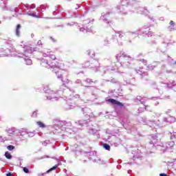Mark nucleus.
Wrapping results in <instances>:
<instances>
[{
	"instance_id": "6e6d98bb",
	"label": "nucleus",
	"mask_w": 176,
	"mask_h": 176,
	"mask_svg": "<svg viewBox=\"0 0 176 176\" xmlns=\"http://www.w3.org/2000/svg\"><path fill=\"white\" fill-rule=\"evenodd\" d=\"M169 24H170V25H174V21H170Z\"/></svg>"
},
{
	"instance_id": "8fccbe9b",
	"label": "nucleus",
	"mask_w": 176,
	"mask_h": 176,
	"mask_svg": "<svg viewBox=\"0 0 176 176\" xmlns=\"http://www.w3.org/2000/svg\"><path fill=\"white\" fill-rule=\"evenodd\" d=\"M144 108H145V109H146V111H151V109H149V106H146V105H144Z\"/></svg>"
},
{
	"instance_id": "c9c22d12",
	"label": "nucleus",
	"mask_w": 176,
	"mask_h": 176,
	"mask_svg": "<svg viewBox=\"0 0 176 176\" xmlns=\"http://www.w3.org/2000/svg\"><path fill=\"white\" fill-rule=\"evenodd\" d=\"M16 131V128H11V129H9L8 133L10 134H13Z\"/></svg>"
},
{
	"instance_id": "58836bf2",
	"label": "nucleus",
	"mask_w": 176,
	"mask_h": 176,
	"mask_svg": "<svg viewBox=\"0 0 176 176\" xmlns=\"http://www.w3.org/2000/svg\"><path fill=\"white\" fill-rule=\"evenodd\" d=\"M5 141H8V139H6V138H3L2 136H0V142H5Z\"/></svg>"
},
{
	"instance_id": "603ef678",
	"label": "nucleus",
	"mask_w": 176,
	"mask_h": 176,
	"mask_svg": "<svg viewBox=\"0 0 176 176\" xmlns=\"http://www.w3.org/2000/svg\"><path fill=\"white\" fill-rule=\"evenodd\" d=\"M160 176H169V175H168L166 174V173H160Z\"/></svg>"
},
{
	"instance_id": "bf43d9fd",
	"label": "nucleus",
	"mask_w": 176,
	"mask_h": 176,
	"mask_svg": "<svg viewBox=\"0 0 176 176\" xmlns=\"http://www.w3.org/2000/svg\"><path fill=\"white\" fill-rule=\"evenodd\" d=\"M172 71L171 70H166L167 74H171Z\"/></svg>"
},
{
	"instance_id": "4c0bfd02",
	"label": "nucleus",
	"mask_w": 176,
	"mask_h": 176,
	"mask_svg": "<svg viewBox=\"0 0 176 176\" xmlns=\"http://www.w3.org/2000/svg\"><path fill=\"white\" fill-rule=\"evenodd\" d=\"M23 170L24 173H25V174H28L30 173V170H28V168H27V167H23Z\"/></svg>"
},
{
	"instance_id": "b1692460",
	"label": "nucleus",
	"mask_w": 176,
	"mask_h": 176,
	"mask_svg": "<svg viewBox=\"0 0 176 176\" xmlns=\"http://www.w3.org/2000/svg\"><path fill=\"white\" fill-rule=\"evenodd\" d=\"M82 112H83V113H89L90 112V109L85 107V108H82L81 109Z\"/></svg>"
},
{
	"instance_id": "f03ea898",
	"label": "nucleus",
	"mask_w": 176,
	"mask_h": 176,
	"mask_svg": "<svg viewBox=\"0 0 176 176\" xmlns=\"http://www.w3.org/2000/svg\"><path fill=\"white\" fill-rule=\"evenodd\" d=\"M42 47V45H37L36 47H31L30 45H23V52L25 53H28L29 54H31L32 53H34V52H44L43 53V57H49V58H51V60H56V56L54 54H50V51H47L46 50H42L41 48Z\"/></svg>"
},
{
	"instance_id": "6e6552de",
	"label": "nucleus",
	"mask_w": 176,
	"mask_h": 176,
	"mask_svg": "<svg viewBox=\"0 0 176 176\" xmlns=\"http://www.w3.org/2000/svg\"><path fill=\"white\" fill-rule=\"evenodd\" d=\"M87 130H88L89 134H92V135H96V137L100 138V133H98V131L89 126H87Z\"/></svg>"
},
{
	"instance_id": "4468645a",
	"label": "nucleus",
	"mask_w": 176,
	"mask_h": 176,
	"mask_svg": "<svg viewBox=\"0 0 176 176\" xmlns=\"http://www.w3.org/2000/svg\"><path fill=\"white\" fill-rule=\"evenodd\" d=\"M102 71L104 74H105L106 72H111V71H113V67L107 66V67H103Z\"/></svg>"
},
{
	"instance_id": "5fc2aeb1",
	"label": "nucleus",
	"mask_w": 176,
	"mask_h": 176,
	"mask_svg": "<svg viewBox=\"0 0 176 176\" xmlns=\"http://www.w3.org/2000/svg\"><path fill=\"white\" fill-rule=\"evenodd\" d=\"M6 176H13V174H12V173H8L6 174Z\"/></svg>"
},
{
	"instance_id": "4be33fe9",
	"label": "nucleus",
	"mask_w": 176,
	"mask_h": 176,
	"mask_svg": "<svg viewBox=\"0 0 176 176\" xmlns=\"http://www.w3.org/2000/svg\"><path fill=\"white\" fill-rule=\"evenodd\" d=\"M102 145H103V148H105L106 151H111V146H109V144L104 143Z\"/></svg>"
},
{
	"instance_id": "4d7b16f0",
	"label": "nucleus",
	"mask_w": 176,
	"mask_h": 176,
	"mask_svg": "<svg viewBox=\"0 0 176 176\" xmlns=\"http://www.w3.org/2000/svg\"><path fill=\"white\" fill-rule=\"evenodd\" d=\"M170 138H171V140H173V138H174V137H175V135H173V133H170Z\"/></svg>"
},
{
	"instance_id": "13d9d810",
	"label": "nucleus",
	"mask_w": 176,
	"mask_h": 176,
	"mask_svg": "<svg viewBox=\"0 0 176 176\" xmlns=\"http://www.w3.org/2000/svg\"><path fill=\"white\" fill-rule=\"evenodd\" d=\"M45 157H49L47 155H44L43 157H41V159H45Z\"/></svg>"
},
{
	"instance_id": "09e8293b",
	"label": "nucleus",
	"mask_w": 176,
	"mask_h": 176,
	"mask_svg": "<svg viewBox=\"0 0 176 176\" xmlns=\"http://www.w3.org/2000/svg\"><path fill=\"white\" fill-rule=\"evenodd\" d=\"M155 116H156L157 118H160V116H162V113H155Z\"/></svg>"
},
{
	"instance_id": "e433bc0d",
	"label": "nucleus",
	"mask_w": 176,
	"mask_h": 176,
	"mask_svg": "<svg viewBox=\"0 0 176 176\" xmlns=\"http://www.w3.org/2000/svg\"><path fill=\"white\" fill-rule=\"evenodd\" d=\"M86 82H87L89 85H91V83H93V80L90 79V78H87L85 80Z\"/></svg>"
},
{
	"instance_id": "2f4dec72",
	"label": "nucleus",
	"mask_w": 176,
	"mask_h": 176,
	"mask_svg": "<svg viewBox=\"0 0 176 176\" xmlns=\"http://www.w3.org/2000/svg\"><path fill=\"white\" fill-rule=\"evenodd\" d=\"M141 98H142L141 96H138L134 99V102H141Z\"/></svg>"
},
{
	"instance_id": "473e14b6",
	"label": "nucleus",
	"mask_w": 176,
	"mask_h": 176,
	"mask_svg": "<svg viewBox=\"0 0 176 176\" xmlns=\"http://www.w3.org/2000/svg\"><path fill=\"white\" fill-rule=\"evenodd\" d=\"M106 82H111V83H118V80H116L115 78H112L111 80H106Z\"/></svg>"
},
{
	"instance_id": "9b49d317",
	"label": "nucleus",
	"mask_w": 176,
	"mask_h": 176,
	"mask_svg": "<svg viewBox=\"0 0 176 176\" xmlns=\"http://www.w3.org/2000/svg\"><path fill=\"white\" fill-rule=\"evenodd\" d=\"M44 91L46 93V94H50V96H46L47 100H52L53 99V94H54V91H52L50 89H47V88H44Z\"/></svg>"
},
{
	"instance_id": "e2e57ef3",
	"label": "nucleus",
	"mask_w": 176,
	"mask_h": 176,
	"mask_svg": "<svg viewBox=\"0 0 176 176\" xmlns=\"http://www.w3.org/2000/svg\"><path fill=\"white\" fill-rule=\"evenodd\" d=\"M135 151H132V153L133 154V155H135Z\"/></svg>"
},
{
	"instance_id": "39448f33",
	"label": "nucleus",
	"mask_w": 176,
	"mask_h": 176,
	"mask_svg": "<svg viewBox=\"0 0 176 176\" xmlns=\"http://www.w3.org/2000/svg\"><path fill=\"white\" fill-rule=\"evenodd\" d=\"M64 90H65L66 92H68V91L74 92V89H67V86L64 84L60 87V91H63V94L66 96V98H67L66 102L69 106V109H74V108L76 107V104H75L74 99L71 98V96H69L68 95L65 94V92H64Z\"/></svg>"
},
{
	"instance_id": "5701e85b",
	"label": "nucleus",
	"mask_w": 176,
	"mask_h": 176,
	"mask_svg": "<svg viewBox=\"0 0 176 176\" xmlns=\"http://www.w3.org/2000/svg\"><path fill=\"white\" fill-rule=\"evenodd\" d=\"M91 60L87 61L84 64L85 68H91Z\"/></svg>"
},
{
	"instance_id": "ddd939ff",
	"label": "nucleus",
	"mask_w": 176,
	"mask_h": 176,
	"mask_svg": "<svg viewBox=\"0 0 176 176\" xmlns=\"http://www.w3.org/2000/svg\"><path fill=\"white\" fill-rule=\"evenodd\" d=\"M151 141L150 142V144L153 145V146H155V144L157 142V135H153L151 138Z\"/></svg>"
},
{
	"instance_id": "dca6fc26",
	"label": "nucleus",
	"mask_w": 176,
	"mask_h": 176,
	"mask_svg": "<svg viewBox=\"0 0 176 176\" xmlns=\"http://www.w3.org/2000/svg\"><path fill=\"white\" fill-rule=\"evenodd\" d=\"M152 85H153V89H156L157 90H158V91H160V93H163V89L162 87H158L156 85V82H153Z\"/></svg>"
},
{
	"instance_id": "0e129e2a",
	"label": "nucleus",
	"mask_w": 176,
	"mask_h": 176,
	"mask_svg": "<svg viewBox=\"0 0 176 176\" xmlns=\"http://www.w3.org/2000/svg\"><path fill=\"white\" fill-rule=\"evenodd\" d=\"M18 160H23V159L19 157V158H18Z\"/></svg>"
},
{
	"instance_id": "37998d69",
	"label": "nucleus",
	"mask_w": 176,
	"mask_h": 176,
	"mask_svg": "<svg viewBox=\"0 0 176 176\" xmlns=\"http://www.w3.org/2000/svg\"><path fill=\"white\" fill-rule=\"evenodd\" d=\"M140 61H141L143 64H144V65H146V63H148V61H147L146 60H145V59H142V60H140Z\"/></svg>"
},
{
	"instance_id": "0eeeda50",
	"label": "nucleus",
	"mask_w": 176,
	"mask_h": 176,
	"mask_svg": "<svg viewBox=\"0 0 176 176\" xmlns=\"http://www.w3.org/2000/svg\"><path fill=\"white\" fill-rule=\"evenodd\" d=\"M18 57L19 58H23L24 60L25 61L26 65H32V60L28 58V56H26L23 54H17Z\"/></svg>"
},
{
	"instance_id": "c03bdc74",
	"label": "nucleus",
	"mask_w": 176,
	"mask_h": 176,
	"mask_svg": "<svg viewBox=\"0 0 176 176\" xmlns=\"http://www.w3.org/2000/svg\"><path fill=\"white\" fill-rule=\"evenodd\" d=\"M61 80L62 82H63V83H69V80L68 79H65V80L62 79Z\"/></svg>"
},
{
	"instance_id": "338daca9",
	"label": "nucleus",
	"mask_w": 176,
	"mask_h": 176,
	"mask_svg": "<svg viewBox=\"0 0 176 176\" xmlns=\"http://www.w3.org/2000/svg\"><path fill=\"white\" fill-rule=\"evenodd\" d=\"M30 16H33L34 17H35V15L32 14H30Z\"/></svg>"
},
{
	"instance_id": "79ce46f5",
	"label": "nucleus",
	"mask_w": 176,
	"mask_h": 176,
	"mask_svg": "<svg viewBox=\"0 0 176 176\" xmlns=\"http://www.w3.org/2000/svg\"><path fill=\"white\" fill-rule=\"evenodd\" d=\"M27 134L28 137H34V135H35V133H34L33 132H29Z\"/></svg>"
},
{
	"instance_id": "f8f14e48",
	"label": "nucleus",
	"mask_w": 176,
	"mask_h": 176,
	"mask_svg": "<svg viewBox=\"0 0 176 176\" xmlns=\"http://www.w3.org/2000/svg\"><path fill=\"white\" fill-rule=\"evenodd\" d=\"M163 122H165V123H171L175 122V118L174 117H169L168 118H164L163 119Z\"/></svg>"
},
{
	"instance_id": "a211bd4d",
	"label": "nucleus",
	"mask_w": 176,
	"mask_h": 176,
	"mask_svg": "<svg viewBox=\"0 0 176 176\" xmlns=\"http://www.w3.org/2000/svg\"><path fill=\"white\" fill-rule=\"evenodd\" d=\"M46 64L51 67V68H58V63L57 65H54L53 63H50L49 61H46Z\"/></svg>"
},
{
	"instance_id": "052dcab7",
	"label": "nucleus",
	"mask_w": 176,
	"mask_h": 176,
	"mask_svg": "<svg viewBox=\"0 0 176 176\" xmlns=\"http://www.w3.org/2000/svg\"><path fill=\"white\" fill-rule=\"evenodd\" d=\"M131 173H132V170H128V174H131Z\"/></svg>"
},
{
	"instance_id": "9d476101",
	"label": "nucleus",
	"mask_w": 176,
	"mask_h": 176,
	"mask_svg": "<svg viewBox=\"0 0 176 176\" xmlns=\"http://www.w3.org/2000/svg\"><path fill=\"white\" fill-rule=\"evenodd\" d=\"M60 163H59L57 165L54 166L52 168H50L48 170H47L45 173H38L37 175L38 176H44L46 175V174H49V173H51V171H53V170H56V168H57V167H58L60 166Z\"/></svg>"
},
{
	"instance_id": "69168bd1",
	"label": "nucleus",
	"mask_w": 176,
	"mask_h": 176,
	"mask_svg": "<svg viewBox=\"0 0 176 176\" xmlns=\"http://www.w3.org/2000/svg\"><path fill=\"white\" fill-rule=\"evenodd\" d=\"M157 98V97H155V98H152V99L153 100H156Z\"/></svg>"
},
{
	"instance_id": "72a5a7b5",
	"label": "nucleus",
	"mask_w": 176,
	"mask_h": 176,
	"mask_svg": "<svg viewBox=\"0 0 176 176\" xmlns=\"http://www.w3.org/2000/svg\"><path fill=\"white\" fill-rule=\"evenodd\" d=\"M49 142H50V140H45L44 142H41L42 145H43L44 146H47V145L49 144Z\"/></svg>"
},
{
	"instance_id": "774afa93",
	"label": "nucleus",
	"mask_w": 176,
	"mask_h": 176,
	"mask_svg": "<svg viewBox=\"0 0 176 176\" xmlns=\"http://www.w3.org/2000/svg\"><path fill=\"white\" fill-rule=\"evenodd\" d=\"M54 98H55V100H58V99H57V97H54Z\"/></svg>"
},
{
	"instance_id": "f257e3e1",
	"label": "nucleus",
	"mask_w": 176,
	"mask_h": 176,
	"mask_svg": "<svg viewBox=\"0 0 176 176\" xmlns=\"http://www.w3.org/2000/svg\"><path fill=\"white\" fill-rule=\"evenodd\" d=\"M116 60L120 63L122 67L126 68H133L134 67V58L130 56V55L126 54V52L122 51L119 54L116 56Z\"/></svg>"
},
{
	"instance_id": "c756f323",
	"label": "nucleus",
	"mask_w": 176,
	"mask_h": 176,
	"mask_svg": "<svg viewBox=\"0 0 176 176\" xmlns=\"http://www.w3.org/2000/svg\"><path fill=\"white\" fill-rule=\"evenodd\" d=\"M148 69H149L150 71H152L153 69H155V68H156V65H148L147 66Z\"/></svg>"
},
{
	"instance_id": "f3484780",
	"label": "nucleus",
	"mask_w": 176,
	"mask_h": 176,
	"mask_svg": "<svg viewBox=\"0 0 176 176\" xmlns=\"http://www.w3.org/2000/svg\"><path fill=\"white\" fill-rule=\"evenodd\" d=\"M87 54H88V56H89V57H91L92 58L96 56L94 54V51L90 50L87 51Z\"/></svg>"
},
{
	"instance_id": "20e7f679",
	"label": "nucleus",
	"mask_w": 176,
	"mask_h": 176,
	"mask_svg": "<svg viewBox=\"0 0 176 176\" xmlns=\"http://www.w3.org/2000/svg\"><path fill=\"white\" fill-rule=\"evenodd\" d=\"M54 130L58 131H66L69 133V134H72V133H75V129L72 127V124L69 122L66 121H57L55 126H54Z\"/></svg>"
},
{
	"instance_id": "c85d7f7f",
	"label": "nucleus",
	"mask_w": 176,
	"mask_h": 176,
	"mask_svg": "<svg viewBox=\"0 0 176 176\" xmlns=\"http://www.w3.org/2000/svg\"><path fill=\"white\" fill-rule=\"evenodd\" d=\"M5 157H6V159H12V156L9 153L8 151L5 153Z\"/></svg>"
},
{
	"instance_id": "aec40b11",
	"label": "nucleus",
	"mask_w": 176,
	"mask_h": 176,
	"mask_svg": "<svg viewBox=\"0 0 176 176\" xmlns=\"http://www.w3.org/2000/svg\"><path fill=\"white\" fill-rule=\"evenodd\" d=\"M58 79H61L63 78V74H61V69H58V72H55Z\"/></svg>"
},
{
	"instance_id": "2eb2a0df",
	"label": "nucleus",
	"mask_w": 176,
	"mask_h": 176,
	"mask_svg": "<svg viewBox=\"0 0 176 176\" xmlns=\"http://www.w3.org/2000/svg\"><path fill=\"white\" fill-rule=\"evenodd\" d=\"M20 28H21V25L18 24L15 30L16 36H20Z\"/></svg>"
},
{
	"instance_id": "6ab92c4d",
	"label": "nucleus",
	"mask_w": 176,
	"mask_h": 176,
	"mask_svg": "<svg viewBox=\"0 0 176 176\" xmlns=\"http://www.w3.org/2000/svg\"><path fill=\"white\" fill-rule=\"evenodd\" d=\"M130 0H122L121 3L122 6H127V5H130Z\"/></svg>"
},
{
	"instance_id": "de8ad7c7",
	"label": "nucleus",
	"mask_w": 176,
	"mask_h": 176,
	"mask_svg": "<svg viewBox=\"0 0 176 176\" xmlns=\"http://www.w3.org/2000/svg\"><path fill=\"white\" fill-rule=\"evenodd\" d=\"M85 89H89V90H91L93 89V87L91 86H85Z\"/></svg>"
},
{
	"instance_id": "423d86ee",
	"label": "nucleus",
	"mask_w": 176,
	"mask_h": 176,
	"mask_svg": "<svg viewBox=\"0 0 176 176\" xmlns=\"http://www.w3.org/2000/svg\"><path fill=\"white\" fill-rule=\"evenodd\" d=\"M90 69L95 72H97L100 69V62L98 61V59L91 60Z\"/></svg>"
},
{
	"instance_id": "412c9836",
	"label": "nucleus",
	"mask_w": 176,
	"mask_h": 176,
	"mask_svg": "<svg viewBox=\"0 0 176 176\" xmlns=\"http://www.w3.org/2000/svg\"><path fill=\"white\" fill-rule=\"evenodd\" d=\"M36 124H38V126H40L41 129H45V127H46V125H45V124H43V122L41 121L37 122Z\"/></svg>"
},
{
	"instance_id": "393cba45",
	"label": "nucleus",
	"mask_w": 176,
	"mask_h": 176,
	"mask_svg": "<svg viewBox=\"0 0 176 176\" xmlns=\"http://www.w3.org/2000/svg\"><path fill=\"white\" fill-rule=\"evenodd\" d=\"M85 153H89V156H96L97 155L96 151H89V152H85Z\"/></svg>"
},
{
	"instance_id": "1a4fd4ad",
	"label": "nucleus",
	"mask_w": 176,
	"mask_h": 176,
	"mask_svg": "<svg viewBox=\"0 0 176 176\" xmlns=\"http://www.w3.org/2000/svg\"><path fill=\"white\" fill-rule=\"evenodd\" d=\"M108 102H110V104H112L113 105H118V107H124V105L123 104V103L115 100V99H108L107 100Z\"/></svg>"
},
{
	"instance_id": "49530a36",
	"label": "nucleus",
	"mask_w": 176,
	"mask_h": 176,
	"mask_svg": "<svg viewBox=\"0 0 176 176\" xmlns=\"http://www.w3.org/2000/svg\"><path fill=\"white\" fill-rule=\"evenodd\" d=\"M74 98H80V96L79 94H75L74 96Z\"/></svg>"
},
{
	"instance_id": "cd10ccee",
	"label": "nucleus",
	"mask_w": 176,
	"mask_h": 176,
	"mask_svg": "<svg viewBox=\"0 0 176 176\" xmlns=\"http://www.w3.org/2000/svg\"><path fill=\"white\" fill-rule=\"evenodd\" d=\"M94 163H98L99 164H102V163H103V161L101 160V159H100V158L94 160Z\"/></svg>"
},
{
	"instance_id": "a19ab883",
	"label": "nucleus",
	"mask_w": 176,
	"mask_h": 176,
	"mask_svg": "<svg viewBox=\"0 0 176 176\" xmlns=\"http://www.w3.org/2000/svg\"><path fill=\"white\" fill-rule=\"evenodd\" d=\"M146 101V99H145V98H141L140 104H145Z\"/></svg>"
},
{
	"instance_id": "680f3d73",
	"label": "nucleus",
	"mask_w": 176,
	"mask_h": 176,
	"mask_svg": "<svg viewBox=\"0 0 176 176\" xmlns=\"http://www.w3.org/2000/svg\"><path fill=\"white\" fill-rule=\"evenodd\" d=\"M165 67H166L165 65H162V68H164Z\"/></svg>"
},
{
	"instance_id": "7ed1b4c3",
	"label": "nucleus",
	"mask_w": 176,
	"mask_h": 176,
	"mask_svg": "<svg viewBox=\"0 0 176 176\" xmlns=\"http://www.w3.org/2000/svg\"><path fill=\"white\" fill-rule=\"evenodd\" d=\"M54 130L58 131H66L69 133V134H72V133H75V129L72 127V124L69 122L66 121H57L55 126H54Z\"/></svg>"
},
{
	"instance_id": "f704fd0d",
	"label": "nucleus",
	"mask_w": 176,
	"mask_h": 176,
	"mask_svg": "<svg viewBox=\"0 0 176 176\" xmlns=\"http://www.w3.org/2000/svg\"><path fill=\"white\" fill-rule=\"evenodd\" d=\"M7 149H8V151H13L14 149V146L9 145L7 146Z\"/></svg>"
},
{
	"instance_id": "7c9ffc66",
	"label": "nucleus",
	"mask_w": 176,
	"mask_h": 176,
	"mask_svg": "<svg viewBox=\"0 0 176 176\" xmlns=\"http://www.w3.org/2000/svg\"><path fill=\"white\" fill-rule=\"evenodd\" d=\"M78 123L80 126H83L84 124H87V121L86 120H79Z\"/></svg>"
},
{
	"instance_id": "bb28decb",
	"label": "nucleus",
	"mask_w": 176,
	"mask_h": 176,
	"mask_svg": "<svg viewBox=\"0 0 176 176\" xmlns=\"http://www.w3.org/2000/svg\"><path fill=\"white\" fill-rule=\"evenodd\" d=\"M6 53H13L14 52H16V49L11 48V49H7L5 50Z\"/></svg>"
},
{
	"instance_id": "a878e982",
	"label": "nucleus",
	"mask_w": 176,
	"mask_h": 176,
	"mask_svg": "<svg viewBox=\"0 0 176 176\" xmlns=\"http://www.w3.org/2000/svg\"><path fill=\"white\" fill-rule=\"evenodd\" d=\"M74 83L76 85H80V86H83V83L82 82V80L80 79L76 80Z\"/></svg>"
},
{
	"instance_id": "ea45409f",
	"label": "nucleus",
	"mask_w": 176,
	"mask_h": 176,
	"mask_svg": "<svg viewBox=\"0 0 176 176\" xmlns=\"http://www.w3.org/2000/svg\"><path fill=\"white\" fill-rule=\"evenodd\" d=\"M175 144V143L174 142V141H170L168 143V146H170V148H173V146H174Z\"/></svg>"
},
{
	"instance_id": "3c124183",
	"label": "nucleus",
	"mask_w": 176,
	"mask_h": 176,
	"mask_svg": "<svg viewBox=\"0 0 176 176\" xmlns=\"http://www.w3.org/2000/svg\"><path fill=\"white\" fill-rule=\"evenodd\" d=\"M137 72H138V74H139V75H141V76L144 75V74L142 73V72H141V71H140V70H138Z\"/></svg>"
},
{
	"instance_id": "a18cd8bd",
	"label": "nucleus",
	"mask_w": 176,
	"mask_h": 176,
	"mask_svg": "<svg viewBox=\"0 0 176 176\" xmlns=\"http://www.w3.org/2000/svg\"><path fill=\"white\" fill-rule=\"evenodd\" d=\"M32 118H36V111H34L32 115Z\"/></svg>"
},
{
	"instance_id": "864d4df0",
	"label": "nucleus",
	"mask_w": 176,
	"mask_h": 176,
	"mask_svg": "<svg viewBox=\"0 0 176 176\" xmlns=\"http://www.w3.org/2000/svg\"><path fill=\"white\" fill-rule=\"evenodd\" d=\"M52 159H55L58 162V163H60V160L56 158V157H53Z\"/></svg>"
}]
</instances>
